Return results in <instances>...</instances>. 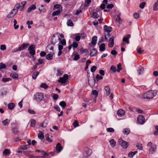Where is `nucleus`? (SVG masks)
I'll use <instances>...</instances> for the list:
<instances>
[{"label":"nucleus","instance_id":"obj_1","mask_svg":"<svg viewBox=\"0 0 158 158\" xmlns=\"http://www.w3.org/2000/svg\"><path fill=\"white\" fill-rule=\"evenodd\" d=\"M157 93L156 90L148 91L143 94V97L145 99H151L156 96Z\"/></svg>","mask_w":158,"mask_h":158},{"label":"nucleus","instance_id":"obj_2","mask_svg":"<svg viewBox=\"0 0 158 158\" xmlns=\"http://www.w3.org/2000/svg\"><path fill=\"white\" fill-rule=\"evenodd\" d=\"M44 94L42 92H37L34 95L33 98L34 100L39 102L42 101L44 99Z\"/></svg>","mask_w":158,"mask_h":158},{"label":"nucleus","instance_id":"obj_3","mask_svg":"<svg viewBox=\"0 0 158 158\" xmlns=\"http://www.w3.org/2000/svg\"><path fill=\"white\" fill-rule=\"evenodd\" d=\"M147 146L150 148L149 149L150 153L152 154L156 151L157 149V146L155 144H153L151 142H148Z\"/></svg>","mask_w":158,"mask_h":158},{"label":"nucleus","instance_id":"obj_4","mask_svg":"<svg viewBox=\"0 0 158 158\" xmlns=\"http://www.w3.org/2000/svg\"><path fill=\"white\" fill-rule=\"evenodd\" d=\"M118 143L119 145L124 148H126L128 147L129 143L126 141L123 140L121 138L119 139Z\"/></svg>","mask_w":158,"mask_h":158},{"label":"nucleus","instance_id":"obj_5","mask_svg":"<svg viewBox=\"0 0 158 158\" xmlns=\"http://www.w3.org/2000/svg\"><path fill=\"white\" fill-rule=\"evenodd\" d=\"M26 3V2H23L21 4L17 3L15 6L14 8L17 10L18 9L20 10H23Z\"/></svg>","mask_w":158,"mask_h":158},{"label":"nucleus","instance_id":"obj_6","mask_svg":"<svg viewBox=\"0 0 158 158\" xmlns=\"http://www.w3.org/2000/svg\"><path fill=\"white\" fill-rule=\"evenodd\" d=\"M68 78V76L67 74H64L63 77H60L58 80V82L62 84L66 83Z\"/></svg>","mask_w":158,"mask_h":158},{"label":"nucleus","instance_id":"obj_7","mask_svg":"<svg viewBox=\"0 0 158 158\" xmlns=\"http://www.w3.org/2000/svg\"><path fill=\"white\" fill-rule=\"evenodd\" d=\"M57 34L58 33H56L54 34L52 36L51 40V42L52 44L54 45L58 41V40H61V39L60 38L56 37V35H57Z\"/></svg>","mask_w":158,"mask_h":158},{"label":"nucleus","instance_id":"obj_8","mask_svg":"<svg viewBox=\"0 0 158 158\" xmlns=\"http://www.w3.org/2000/svg\"><path fill=\"white\" fill-rule=\"evenodd\" d=\"M18 10L14 8L7 16V18H10L14 17L15 15L18 12Z\"/></svg>","mask_w":158,"mask_h":158},{"label":"nucleus","instance_id":"obj_9","mask_svg":"<svg viewBox=\"0 0 158 158\" xmlns=\"http://www.w3.org/2000/svg\"><path fill=\"white\" fill-rule=\"evenodd\" d=\"M138 123L142 125L145 123V118L143 115H139L137 117Z\"/></svg>","mask_w":158,"mask_h":158},{"label":"nucleus","instance_id":"obj_10","mask_svg":"<svg viewBox=\"0 0 158 158\" xmlns=\"http://www.w3.org/2000/svg\"><path fill=\"white\" fill-rule=\"evenodd\" d=\"M95 81L94 77L91 79H88V83L89 86L92 88L95 84Z\"/></svg>","mask_w":158,"mask_h":158},{"label":"nucleus","instance_id":"obj_11","mask_svg":"<svg viewBox=\"0 0 158 158\" xmlns=\"http://www.w3.org/2000/svg\"><path fill=\"white\" fill-rule=\"evenodd\" d=\"M29 45L28 43H23L19 47V50L20 51L26 49Z\"/></svg>","mask_w":158,"mask_h":158},{"label":"nucleus","instance_id":"obj_12","mask_svg":"<svg viewBox=\"0 0 158 158\" xmlns=\"http://www.w3.org/2000/svg\"><path fill=\"white\" fill-rule=\"evenodd\" d=\"M104 30L106 32L108 33L107 36L108 37L110 36L109 33L111 31L112 28L111 27H108L106 25H105L104 27Z\"/></svg>","mask_w":158,"mask_h":158},{"label":"nucleus","instance_id":"obj_13","mask_svg":"<svg viewBox=\"0 0 158 158\" xmlns=\"http://www.w3.org/2000/svg\"><path fill=\"white\" fill-rule=\"evenodd\" d=\"M125 113V111L122 109H120L117 111V114L119 117H122L123 116Z\"/></svg>","mask_w":158,"mask_h":158},{"label":"nucleus","instance_id":"obj_14","mask_svg":"<svg viewBox=\"0 0 158 158\" xmlns=\"http://www.w3.org/2000/svg\"><path fill=\"white\" fill-rule=\"evenodd\" d=\"M92 153V150L90 149H87L86 150L85 153L84 154V156L87 157L89 156Z\"/></svg>","mask_w":158,"mask_h":158},{"label":"nucleus","instance_id":"obj_15","mask_svg":"<svg viewBox=\"0 0 158 158\" xmlns=\"http://www.w3.org/2000/svg\"><path fill=\"white\" fill-rule=\"evenodd\" d=\"M131 35L130 34H128L126 36H124L123 37V42H126L127 44H129L130 43L129 39Z\"/></svg>","mask_w":158,"mask_h":158},{"label":"nucleus","instance_id":"obj_16","mask_svg":"<svg viewBox=\"0 0 158 158\" xmlns=\"http://www.w3.org/2000/svg\"><path fill=\"white\" fill-rule=\"evenodd\" d=\"M63 147L61 146L60 143H58L56 147V149L58 152H60L62 150Z\"/></svg>","mask_w":158,"mask_h":158},{"label":"nucleus","instance_id":"obj_17","mask_svg":"<svg viewBox=\"0 0 158 158\" xmlns=\"http://www.w3.org/2000/svg\"><path fill=\"white\" fill-rule=\"evenodd\" d=\"M97 52L98 51L96 48H93L92 51L90 52V56H95L97 54Z\"/></svg>","mask_w":158,"mask_h":158},{"label":"nucleus","instance_id":"obj_18","mask_svg":"<svg viewBox=\"0 0 158 158\" xmlns=\"http://www.w3.org/2000/svg\"><path fill=\"white\" fill-rule=\"evenodd\" d=\"M73 36L75 37V39L77 41H78L81 39V34L79 33L74 34Z\"/></svg>","mask_w":158,"mask_h":158},{"label":"nucleus","instance_id":"obj_19","mask_svg":"<svg viewBox=\"0 0 158 158\" xmlns=\"http://www.w3.org/2000/svg\"><path fill=\"white\" fill-rule=\"evenodd\" d=\"M114 37L112 36L110 40V42L109 46L110 47H112L114 44Z\"/></svg>","mask_w":158,"mask_h":158},{"label":"nucleus","instance_id":"obj_20","mask_svg":"<svg viewBox=\"0 0 158 158\" xmlns=\"http://www.w3.org/2000/svg\"><path fill=\"white\" fill-rule=\"evenodd\" d=\"M153 9L154 11H156L158 10V0H157L154 3Z\"/></svg>","mask_w":158,"mask_h":158},{"label":"nucleus","instance_id":"obj_21","mask_svg":"<svg viewBox=\"0 0 158 158\" xmlns=\"http://www.w3.org/2000/svg\"><path fill=\"white\" fill-rule=\"evenodd\" d=\"M36 8L34 4H32L28 8L27 11L28 12H29L32 10H35Z\"/></svg>","mask_w":158,"mask_h":158},{"label":"nucleus","instance_id":"obj_22","mask_svg":"<svg viewBox=\"0 0 158 158\" xmlns=\"http://www.w3.org/2000/svg\"><path fill=\"white\" fill-rule=\"evenodd\" d=\"M39 10L40 13L41 12L44 13L45 11V9L44 8L43 5H39Z\"/></svg>","mask_w":158,"mask_h":158},{"label":"nucleus","instance_id":"obj_23","mask_svg":"<svg viewBox=\"0 0 158 158\" xmlns=\"http://www.w3.org/2000/svg\"><path fill=\"white\" fill-rule=\"evenodd\" d=\"M105 44L102 43L99 46V51L103 52L105 50Z\"/></svg>","mask_w":158,"mask_h":158},{"label":"nucleus","instance_id":"obj_24","mask_svg":"<svg viewBox=\"0 0 158 158\" xmlns=\"http://www.w3.org/2000/svg\"><path fill=\"white\" fill-rule=\"evenodd\" d=\"M97 37L96 36H94L93 37L92 39L91 43L93 45L96 44L97 41Z\"/></svg>","mask_w":158,"mask_h":158},{"label":"nucleus","instance_id":"obj_25","mask_svg":"<svg viewBox=\"0 0 158 158\" xmlns=\"http://www.w3.org/2000/svg\"><path fill=\"white\" fill-rule=\"evenodd\" d=\"M10 76L14 79H18V75L16 73L14 72L11 73L10 75Z\"/></svg>","mask_w":158,"mask_h":158},{"label":"nucleus","instance_id":"obj_26","mask_svg":"<svg viewBox=\"0 0 158 158\" xmlns=\"http://www.w3.org/2000/svg\"><path fill=\"white\" fill-rule=\"evenodd\" d=\"M143 71H144V68L143 67H141V66H139L138 69V73L139 74L141 75V74H143Z\"/></svg>","mask_w":158,"mask_h":158},{"label":"nucleus","instance_id":"obj_27","mask_svg":"<svg viewBox=\"0 0 158 158\" xmlns=\"http://www.w3.org/2000/svg\"><path fill=\"white\" fill-rule=\"evenodd\" d=\"M29 146L27 145H22L19 148V149L26 150L29 148Z\"/></svg>","mask_w":158,"mask_h":158},{"label":"nucleus","instance_id":"obj_28","mask_svg":"<svg viewBox=\"0 0 158 158\" xmlns=\"http://www.w3.org/2000/svg\"><path fill=\"white\" fill-rule=\"evenodd\" d=\"M15 106V105L13 103H9L8 105V108L10 110L13 109Z\"/></svg>","mask_w":158,"mask_h":158},{"label":"nucleus","instance_id":"obj_29","mask_svg":"<svg viewBox=\"0 0 158 158\" xmlns=\"http://www.w3.org/2000/svg\"><path fill=\"white\" fill-rule=\"evenodd\" d=\"M39 73L37 71H36L34 73H33L32 75V77L34 79H36L37 77L39 75Z\"/></svg>","mask_w":158,"mask_h":158},{"label":"nucleus","instance_id":"obj_30","mask_svg":"<svg viewBox=\"0 0 158 158\" xmlns=\"http://www.w3.org/2000/svg\"><path fill=\"white\" fill-rule=\"evenodd\" d=\"M104 89L105 90V91L106 92V95H109L110 92V87L109 86H106L105 88Z\"/></svg>","mask_w":158,"mask_h":158},{"label":"nucleus","instance_id":"obj_31","mask_svg":"<svg viewBox=\"0 0 158 158\" xmlns=\"http://www.w3.org/2000/svg\"><path fill=\"white\" fill-rule=\"evenodd\" d=\"M40 87L45 89H46L48 88V86L45 83H42L40 85Z\"/></svg>","mask_w":158,"mask_h":158},{"label":"nucleus","instance_id":"obj_32","mask_svg":"<svg viewBox=\"0 0 158 158\" xmlns=\"http://www.w3.org/2000/svg\"><path fill=\"white\" fill-rule=\"evenodd\" d=\"M10 150L8 149H6L3 152V154L5 156L10 154Z\"/></svg>","mask_w":158,"mask_h":158},{"label":"nucleus","instance_id":"obj_33","mask_svg":"<svg viewBox=\"0 0 158 158\" xmlns=\"http://www.w3.org/2000/svg\"><path fill=\"white\" fill-rule=\"evenodd\" d=\"M110 144L111 146L113 147H114L116 145V142L114 141V140L113 139H112L110 140Z\"/></svg>","mask_w":158,"mask_h":158},{"label":"nucleus","instance_id":"obj_34","mask_svg":"<svg viewBox=\"0 0 158 158\" xmlns=\"http://www.w3.org/2000/svg\"><path fill=\"white\" fill-rule=\"evenodd\" d=\"M43 152L44 153L43 154V155L44 156H36V157H34V158H45L44 157H47L48 154L47 153H46V152Z\"/></svg>","mask_w":158,"mask_h":158},{"label":"nucleus","instance_id":"obj_35","mask_svg":"<svg viewBox=\"0 0 158 158\" xmlns=\"http://www.w3.org/2000/svg\"><path fill=\"white\" fill-rule=\"evenodd\" d=\"M67 24L68 26H69L72 27L73 26V24L72 21L70 19H68Z\"/></svg>","mask_w":158,"mask_h":158},{"label":"nucleus","instance_id":"obj_36","mask_svg":"<svg viewBox=\"0 0 158 158\" xmlns=\"http://www.w3.org/2000/svg\"><path fill=\"white\" fill-rule=\"evenodd\" d=\"M46 58L48 60H51L53 58V55L51 54H48L46 56Z\"/></svg>","mask_w":158,"mask_h":158},{"label":"nucleus","instance_id":"obj_37","mask_svg":"<svg viewBox=\"0 0 158 158\" xmlns=\"http://www.w3.org/2000/svg\"><path fill=\"white\" fill-rule=\"evenodd\" d=\"M10 122V121L9 119H6L5 120L2 121V123L4 125L6 126Z\"/></svg>","mask_w":158,"mask_h":158},{"label":"nucleus","instance_id":"obj_38","mask_svg":"<svg viewBox=\"0 0 158 158\" xmlns=\"http://www.w3.org/2000/svg\"><path fill=\"white\" fill-rule=\"evenodd\" d=\"M59 104V105L62 107L63 108H64L66 106V103L64 101L60 102Z\"/></svg>","mask_w":158,"mask_h":158},{"label":"nucleus","instance_id":"obj_39","mask_svg":"<svg viewBox=\"0 0 158 158\" xmlns=\"http://www.w3.org/2000/svg\"><path fill=\"white\" fill-rule=\"evenodd\" d=\"M38 136L39 138L41 139H43L44 138V135L42 134V132L40 131V133L38 134Z\"/></svg>","mask_w":158,"mask_h":158},{"label":"nucleus","instance_id":"obj_40","mask_svg":"<svg viewBox=\"0 0 158 158\" xmlns=\"http://www.w3.org/2000/svg\"><path fill=\"white\" fill-rule=\"evenodd\" d=\"M60 13V10H58L56 11H55L52 13V16H55L56 15H58Z\"/></svg>","mask_w":158,"mask_h":158},{"label":"nucleus","instance_id":"obj_41","mask_svg":"<svg viewBox=\"0 0 158 158\" xmlns=\"http://www.w3.org/2000/svg\"><path fill=\"white\" fill-rule=\"evenodd\" d=\"M123 133L124 134L127 135L130 133V131L127 128H125L123 130Z\"/></svg>","mask_w":158,"mask_h":158},{"label":"nucleus","instance_id":"obj_42","mask_svg":"<svg viewBox=\"0 0 158 158\" xmlns=\"http://www.w3.org/2000/svg\"><path fill=\"white\" fill-rule=\"evenodd\" d=\"M80 58L79 55L77 54H75L74 55V57L73 58V60H77Z\"/></svg>","mask_w":158,"mask_h":158},{"label":"nucleus","instance_id":"obj_43","mask_svg":"<svg viewBox=\"0 0 158 158\" xmlns=\"http://www.w3.org/2000/svg\"><path fill=\"white\" fill-rule=\"evenodd\" d=\"M155 129L156 130L154 131L153 134L155 135H158V126H155Z\"/></svg>","mask_w":158,"mask_h":158},{"label":"nucleus","instance_id":"obj_44","mask_svg":"<svg viewBox=\"0 0 158 158\" xmlns=\"http://www.w3.org/2000/svg\"><path fill=\"white\" fill-rule=\"evenodd\" d=\"M44 60L42 59H40L38 60V63H37L36 65H38L39 64H43L44 63Z\"/></svg>","mask_w":158,"mask_h":158},{"label":"nucleus","instance_id":"obj_45","mask_svg":"<svg viewBox=\"0 0 158 158\" xmlns=\"http://www.w3.org/2000/svg\"><path fill=\"white\" fill-rule=\"evenodd\" d=\"M110 69L114 73H115L116 71V67L114 65H112L110 68Z\"/></svg>","mask_w":158,"mask_h":158},{"label":"nucleus","instance_id":"obj_46","mask_svg":"<svg viewBox=\"0 0 158 158\" xmlns=\"http://www.w3.org/2000/svg\"><path fill=\"white\" fill-rule=\"evenodd\" d=\"M122 69V68H121V63H119L117 65V71L118 72H119Z\"/></svg>","mask_w":158,"mask_h":158},{"label":"nucleus","instance_id":"obj_47","mask_svg":"<svg viewBox=\"0 0 158 158\" xmlns=\"http://www.w3.org/2000/svg\"><path fill=\"white\" fill-rule=\"evenodd\" d=\"M36 123V121L34 119H32L31 122V126L32 127H34Z\"/></svg>","mask_w":158,"mask_h":158},{"label":"nucleus","instance_id":"obj_48","mask_svg":"<svg viewBox=\"0 0 158 158\" xmlns=\"http://www.w3.org/2000/svg\"><path fill=\"white\" fill-rule=\"evenodd\" d=\"M11 80L10 78H3L2 79V81L4 82H6L8 81Z\"/></svg>","mask_w":158,"mask_h":158},{"label":"nucleus","instance_id":"obj_49","mask_svg":"<svg viewBox=\"0 0 158 158\" xmlns=\"http://www.w3.org/2000/svg\"><path fill=\"white\" fill-rule=\"evenodd\" d=\"M133 16L134 19H138L139 17V15L137 13L135 12Z\"/></svg>","mask_w":158,"mask_h":158},{"label":"nucleus","instance_id":"obj_50","mask_svg":"<svg viewBox=\"0 0 158 158\" xmlns=\"http://www.w3.org/2000/svg\"><path fill=\"white\" fill-rule=\"evenodd\" d=\"M35 46L34 45H31L28 48V50L30 51L33 50L35 49Z\"/></svg>","mask_w":158,"mask_h":158},{"label":"nucleus","instance_id":"obj_51","mask_svg":"<svg viewBox=\"0 0 158 158\" xmlns=\"http://www.w3.org/2000/svg\"><path fill=\"white\" fill-rule=\"evenodd\" d=\"M6 66L5 64L2 63H0V70L2 69H4L6 68Z\"/></svg>","mask_w":158,"mask_h":158},{"label":"nucleus","instance_id":"obj_52","mask_svg":"<svg viewBox=\"0 0 158 158\" xmlns=\"http://www.w3.org/2000/svg\"><path fill=\"white\" fill-rule=\"evenodd\" d=\"M92 94L94 96L95 98H96L98 95V92L96 90H93Z\"/></svg>","mask_w":158,"mask_h":158},{"label":"nucleus","instance_id":"obj_53","mask_svg":"<svg viewBox=\"0 0 158 158\" xmlns=\"http://www.w3.org/2000/svg\"><path fill=\"white\" fill-rule=\"evenodd\" d=\"M97 67L95 66H93L90 69L92 73H94L96 70Z\"/></svg>","mask_w":158,"mask_h":158},{"label":"nucleus","instance_id":"obj_54","mask_svg":"<svg viewBox=\"0 0 158 158\" xmlns=\"http://www.w3.org/2000/svg\"><path fill=\"white\" fill-rule=\"evenodd\" d=\"M136 147L139 150H143V147L142 145L141 144H137L136 145Z\"/></svg>","mask_w":158,"mask_h":158},{"label":"nucleus","instance_id":"obj_55","mask_svg":"<svg viewBox=\"0 0 158 158\" xmlns=\"http://www.w3.org/2000/svg\"><path fill=\"white\" fill-rule=\"evenodd\" d=\"M146 3L145 2H143L140 4L139 5V7L141 9H143Z\"/></svg>","mask_w":158,"mask_h":158},{"label":"nucleus","instance_id":"obj_56","mask_svg":"<svg viewBox=\"0 0 158 158\" xmlns=\"http://www.w3.org/2000/svg\"><path fill=\"white\" fill-rule=\"evenodd\" d=\"M0 49L1 50L4 51L6 49V47L5 45L2 44L0 46Z\"/></svg>","mask_w":158,"mask_h":158},{"label":"nucleus","instance_id":"obj_57","mask_svg":"<svg viewBox=\"0 0 158 158\" xmlns=\"http://www.w3.org/2000/svg\"><path fill=\"white\" fill-rule=\"evenodd\" d=\"M98 15L96 12H94L93 14L92 17L95 18H97L98 17Z\"/></svg>","mask_w":158,"mask_h":158},{"label":"nucleus","instance_id":"obj_58","mask_svg":"<svg viewBox=\"0 0 158 158\" xmlns=\"http://www.w3.org/2000/svg\"><path fill=\"white\" fill-rule=\"evenodd\" d=\"M57 76H60L63 73V71L60 69H58L57 70Z\"/></svg>","mask_w":158,"mask_h":158},{"label":"nucleus","instance_id":"obj_59","mask_svg":"<svg viewBox=\"0 0 158 158\" xmlns=\"http://www.w3.org/2000/svg\"><path fill=\"white\" fill-rule=\"evenodd\" d=\"M120 14H119V15L117 16V18L116 19V20L119 23H120V21L121 20L120 17Z\"/></svg>","mask_w":158,"mask_h":158},{"label":"nucleus","instance_id":"obj_60","mask_svg":"<svg viewBox=\"0 0 158 158\" xmlns=\"http://www.w3.org/2000/svg\"><path fill=\"white\" fill-rule=\"evenodd\" d=\"M107 131L108 132H113L114 131V129L113 128L111 127L107 128Z\"/></svg>","mask_w":158,"mask_h":158},{"label":"nucleus","instance_id":"obj_61","mask_svg":"<svg viewBox=\"0 0 158 158\" xmlns=\"http://www.w3.org/2000/svg\"><path fill=\"white\" fill-rule=\"evenodd\" d=\"M60 43L62 45H65L66 44V40L65 39H63L62 40H60Z\"/></svg>","mask_w":158,"mask_h":158},{"label":"nucleus","instance_id":"obj_62","mask_svg":"<svg viewBox=\"0 0 158 158\" xmlns=\"http://www.w3.org/2000/svg\"><path fill=\"white\" fill-rule=\"evenodd\" d=\"M78 44L76 42H74L73 43L72 46L73 48H77L78 47Z\"/></svg>","mask_w":158,"mask_h":158},{"label":"nucleus","instance_id":"obj_63","mask_svg":"<svg viewBox=\"0 0 158 158\" xmlns=\"http://www.w3.org/2000/svg\"><path fill=\"white\" fill-rule=\"evenodd\" d=\"M103 77L99 74H97L96 77V78L97 80H102L103 79Z\"/></svg>","mask_w":158,"mask_h":158},{"label":"nucleus","instance_id":"obj_64","mask_svg":"<svg viewBox=\"0 0 158 158\" xmlns=\"http://www.w3.org/2000/svg\"><path fill=\"white\" fill-rule=\"evenodd\" d=\"M29 52L31 56H34L35 54V51L34 50L29 51Z\"/></svg>","mask_w":158,"mask_h":158}]
</instances>
